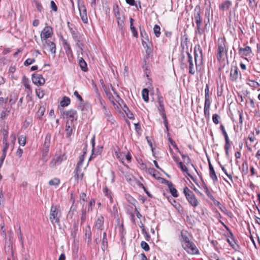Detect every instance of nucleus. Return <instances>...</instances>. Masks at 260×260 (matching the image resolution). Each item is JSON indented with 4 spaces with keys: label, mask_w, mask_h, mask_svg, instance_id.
I'll return each mask as SVG.
<instances>
[{
    "label": "nucleus",
    "mask_w": 260,
    "mask_h": 260,
    "mask_svg": "<svg viewBox=\"0 0 260 260\" xmlns=\"http://www.w3.org/2000/svg\"><path fill=\"white\" fill-rule=\"evenodd\" d=\"M181 237L182 239L181 241L182 246L188 253L190 254H199V250L194 243L190 241L186 236L182 234Z\"/></svg>",
    "instance_id": "1"
},
{
    "label": "nucleus",
    "mask_w": 260,
    "mask_h": 260,
    "mask_svg": "<svg viewBox=\"0 0 260 260\" xmlns=\"http://www.w3.org/2000/svg\"><path fill=\"white\" fill-rule=\"evenodd\" d=\"M61 216V212L59 206L52 205L50 209L49 219L52 224H58Z\"/></svg>",
    "instance_id": "2"
},
{
    "label": "nucleus",
    "mask_w": 260,
    "mask_h": 260,
    "mask_svg": "<svg viewBox=\"0 0 260 260\" xmlns=\"http://www.w3.org/2000/svg\"><path fill=\"white\" fill-rule=\"evenodd\" d=\"M43 44V48L44 50H47L51 52L52 54H55L56 53L55 44L49 40L42 42Z\"/></svg>",
    "instance_id": "3"
},
{
    "label": "nucleus",
    "mask_w": 260,
    "mask_h": 260,
    "mask_svg": "<svg viewBox=\"0 0 260 260\" xmlns=\"http://www.w3.org/2000/svg\"><path fill=\"white\" fill-rule=\"evenodd\" d=\"M102 87L108 99L112 102H113V93L115 94H116V92L115 91L114 88L112 87V86L111 84L106 85L103 84Z\"/></svg>",
    "instance_id": "4"
},
{
    "label": "nucleus",
    "mask_w": 260,
    "mask_h": 260,
    "mask_svg": "<svg viewBox=\"0 0 260 260\" xmlns=\"http://www.w3.org/2000/svg\"><path fill=\"white\" fill-rule=\"evenodd\" d=\"M82 162L83 159H80V160L78 162L77 166L74 171V177L77 181L81 180L83 178L84 173L81 170Z\"/></svg>",
    "instance_id": "5"
},
{
    "label": "nucleus",
    "mask_w": 260,
    "mask_h": 260,
    "mask_svg": "<svg viewBox=\"0 0 260 260\" xmlns=\"http://www.w3.org/2000/svg\"><path fill=\"white\" fill-rule=\"evenodd\" d=\"M78 9L82 22L84 23H87L88 22V18L87 16L86 9L83 3H78Z\"/></svg>",
    "instance_id": "6"
},
{
    "label": "nucleus",
    "mask_w": 260,
    "mask_h": 260,
    "mask_svg": "<svg viewBox=\"0 0 260 260\" xmlns=\"http://www.w3.org/2000/svg\"><path fill=\"white\" fill-rule=\"evenodd\" d=\"M52 33V29L51 27H45L41 33V39L42 42L48 40L47 39L51 37Z\"/></svg>",
    "instance_id": "7"
},
{
    "label": "nucleus",
    "mask_w": 260,
    "mask_h": 260,
    "mask_svg": "<svg viewBox=\"0 0 260 260\" xmlns=\"http://www.w3.org/2000/svg\"><path fill=\"white\" fill-rule=\"evenodd\" d=\"M194 19L197 24V30H196V32H200L201 25V19L200 17V8L199 7H197L195 8L194 13Z\"/></svg>",
    "instance_id": "8"
},
{
    "label": "nucleus",
    "mask_w": 260,
    "mask_h": 260,
    "mask_svg": "<svg viewBox=\"0 0 260 260\" xmlns=\"http://www.w3.org/2000/svg\"><path fill=\"white\" fill-rule=\"evenodd\" d=\"M157 102L158 103L157 108L159 114L161 116L165 115L166 113L164 104V99L163 97L160 94L158 95Z\"/></svg>",
    "instance_id": "9"
},
{
    "label": "nucleus",
    "mask_w": 260,
    "mask_h": 260,
    "mask_svg": "<svg viewBox=\"0 0 260 260\" xmlns=\"http://www.w3.org/2000/svg\"><path fill=\"white\" fill-rule=\"evenodd\" d=\"M226 49L224 43H219L218 46V51L217 58L218 60H220L226 54Z\"/></svg>",
    "instance_id": "10"
},
{
    "label": "nucleus",
    "mask_w": 260,
    "mask_h": 260,
    "mask_svg": "<svg viewBox=\"0 0 260 260\" xmlns=\"http://www.w3.org/2000/svg\"><path fill=\"white\" fill-rule=\"evenodd\" d=\"M32 81L37 85L41 86L44 84L45 80L41 75L33 74L32 76Z\"/></svg>",
    "instance_id": "11"
},
{
    "label": "nucleus",
    "mask_w": 260,
    "mask_h": 260,
    "mask_svg": "<svg viewBox=\"0 0 260 260\" xmlns=\"http://www.w3.org/2000/svg\"><path fill=\"white\" fill-rule=\"evenodd\" d=\"M194 60L196 66L198 60L201 61L202 59V49L199 45H196L194 49Z\"/></svg>",
    "instance_id": "12"
},
{
    "label": "nucleus",
    "mask_w": 260,
    "mask_h": 260,
    "mask_svg": "<svg viewBox=\"0 0 260 260\" xmlns=\"http://www.w3.org/2000/svg\"><path fill=\"white\" fill-rule=\"evenodd\" d=\"M63 114L66 116L67 118L69 120H71L72 121L77 119V113L76 111L75 110L71 109L70 110L64 111Z\"/></svg>",
    "instance_id": "13"
},
{
    "label": "nucleus",
    "mask_w": 260,
    "mask_h": 260,
    "mask_svg": "<svg viewBox=\"0 0 260 260\" xmlns=\"http://www.w3.org/2000/svg\"><path fill=\"white\" fill-rule=\"evenodd\" d=\"M3 144L4 145V148L3 149V155L2 156L5 157L6 155L7 151L9 147V143H8L7 138H8V132L5 131V133H3Z\"/></svg>",
    "instance_id": "14"
},
{
    "label": "nucleus",
    "mask_w": 260,
    "mask_h": 260,
    "mask_svg": "<svg viewBox=\"0 0 260 260\" xmlns=\"http://www.w3.org/2000/svg\"><path fill=\"white\" fill-rule=\"evenodd\" d=\"M62 161V158L58 155H55L50 163V166L51 168H54L58 165H59Z\"/></svg>",
    "instance_id": "15"
},
{
    "label": "nucleus",
    "mask_w": 260,
    "mask_h": 260,
    "mask_svg": "<svg viewBox=\"0 0 260 260\" xmlns=\"http://www.w3.org/2000/svg\"><path fill=\"white\" fill-rule=\"evenodd\" d=\"M187 60L189 63V73L192 75L195 73V68L194 67L193 61L191 54L189 52H187Z\"/></svg>",
    "instance_id": "16"
},
{
    "label": "nucleus",
    "mask_w": 260,
    "mask_h": 260,
    "mask_svg": "<svg viewBox=\"0 0 260 260\" xmlns=\"http://www.w3.org/2000/svg\"><path fill=\"white\" fill-rule=\"evenodd\" d=\"M186 199L189 204L193 207L198 206L199 204V202L194 194H191V196L187 197Z\"/></svg>",
    "instance_id": "17"
},
{
    "label": "nucleus",
    "mask_w": 260,
    "mask_h": 260,
    "mask_svg": "<svg viewBox=\"0 0 260 260\" xmlns=\"http://www.w3.org/2000/svg\"><path fill=\"white\" fill-rule=\"evenodd\" d=\"M209 168L210 178L213 180L214 182H216L218 180L217 177L214 170L213 167L210 161H209Z\"/></svg>",
    "instance_id": "18"
},
{
    "label": "nucleus",
    "mask_w": 260,
    "mask_h": 260,
    "mask_svg": "<svg viewBox=\"0 0 260 260\" xmlns=\"http://www.w3.org/2000/svg\"><path fill=\"white\" fill-rule=\"evenodd\" d=\"M230 76L231 80L236 81L238 77V69L237 67H233L231 70Z\"/></svg>",
    "instance_id": "19"
},
{
    "label": "nucleus",
    "mask_w": 260,
    "mask_h": 260,
    "mask_svg": "<svg viewBox=\"0 0 260 260\" xmlns=\"http://www.w3.org/2000/svg\"><path fill=\"white\" fill-rule=\"evenodd\" d=\"M239 53L242 55L248 56L252 53V50L249 46H246L245 48H240Z\"/></svg>",
    "instance_id": "20"
},
{
    "label": "nucleus",
    "mask_w": 260,
    "mask_h": 260,
    "mask_svg": "<svg viewBox=\"0 0 260 260\" xmlns=\"http://www.w3.org/2000/svg\"><path fill=\"white\" fill-rule=\"evenodd\" d=\"M143 31H144V33L142 32L141 29L140 28L141 36L142 38V41L143 46L144 47V48H146L147 47V46H146L147 45H148V46H149V44L148 43V39L147 38V34L145 32L144 30H143Z\"/></svg>",
    "instance_id": "21"
},
{
    "label": "nucleus",
    "mask_w": 260,
    "mask_h": 260,
    "mask_svg": "<svg viewBox=\"0 0 260 260\" xmlns=\"http://www.w3.org/2000/svg\"><path fill=\"white\" fill-rule=\"evenodd\" d=\"M104 224V217L102 216L99 217L95 222V227L100 230H103Z\"/></svg>",
    "instance_id": "22"
},
{
    "label": "nucleus",
    "mask_w": 260,
    "mask_h": 260,
    "mask_svg": "<svg viewBox=\"0 0 260 260\" xmlns=\"http://www.w3.org/2000/svg\"><path fill=\"white\" fill-rule=\"evenodd\" d=\"M178 165L179 168L183 172L186 173L189 177H190L191 179H193L192 176L190 173H189L188 169L185 165H184L182 162H179Z\"/></svg>",
    "instance_id": "23"
},
{
    "label": "nucleus",
    "mask_w": 260,
    "mask_h": 260,
    "mask_svg": "<svg viewBox=\"0 0 260 260\" xmlns=\"http://www.w3.org/2000/svg\"><path fill=\"white\" fill-rule=\"evenodd\" d=\"M64 49L66 51V54L69 56H72L73 55V53L72 49L70 46V45L69 43H68L67 42H65L63 44Z\"/></svg>",
    "instance_id": "24"
},
{
    "label": "nucleus",
    "mask_w": 260,
    "mask_h": 260,
    "mask_svg": "<svg viewBox=\"0 0 260 260\" xmlns=\"http://www.w3.org/2000/svg\"><path fill=\"white\" fill-rule=\"evenodd\" d=\"M134 19L133 18L130 19V29L133 34V35L135 37H137L138 36L136 29L133 25Z\"/></svg>",
    "instance_id": "25"
},
{
    "label": "nucleus",
    "mask_w": 260,
    "mask_h": 260,
    "mask_svg": "<svg viewBox=\"0 0 260 260\" xmlns=\"http://www.w3.org/2000/svg\"><path fill=\"white\" fill-rule=\"evenodd\" d=\"M79 64L82 71L85 72L87 70L86 62L82 57L79 59Z\"/></svg>",
    "instance_id": "26"
},
{
    "label": "nucleus",
    "mask_w": 260,
    "mask_h": 260,
    "mask_svg": "<svg viewBox=\"0 0 260 260\" xmlns=\"http://www.w3.org/2000/svg\"><path fill=\"white\" fill-rule=\"evenodd\" d=\"M103 192H104V195L109 199L110 203H113V199L111 195V191H110V190H109L108 189L107 187L106 186L104 188Z\"/></svg>",
    "instance_id": "27"
},
{
    "label": "nucleus",
    "mask_w": 260,
    "mask_h": 260,
    "mask_svg": "<svg viewBox=\"0 0 260 260\" xmlns=\"http://www.w3.org/2000/svg\"><path fill=\"white\" fill-rule=\"evenodd\" d=\"M168 186H169V189H170V192L171 193L172 196L174 197H178L177 191L173 187V184L171 182H169V183L168 184Z\"/></svg>",
    "instance_id": "28"
},
{
    "label": "nucleus",
    "mask_w": 260,
    "mask_h": 260,
    "mask_svg": "<svg viewBox=\"0 0 260 260\" xmlns=\"http://www.w3.org/2000/svg\"><path fill=\"white\" fill-rule=\"evenodd\" d=\"M113 11H114V15L116 17L117 20L123 18L122 16L120 14V13L119 12V8L117 6L114 7Z\"/></svg>",
    "instance_id": "29"
},
{
    "label": "nucleus",
    "mask_w": 260,
    "mask_h": 260,
    "mask_svg": "<svg viewBox=\"0 0 260 260\" xmlns=\"http://www.w3.org/2000/svg\"><path fill=\"white\" fill-rule=\"evenodd\" d=\"M70 103V99L69 98L64 96L62 100L60 101V105L62 107H66L68 106Z\"/></svg>",
    "instance_id": "30"
},
{
    "label": "nucleus",
    "mask_w": 260,
    "mask_h": 260,
    "mask_svg": "<svg viewBox=\"0 0 260 260\" xmlns=\"http://www.w3.org/2000/svg\"><path fill=\"white\" fill-rule=\"evenodd\" d=\"M45 111V108L43 106H41L37 113V116L38 118L41 119L44 115Z\"/></svg>",
    "instance_id": "31"
},
{
    "label": "nucleus",
    "mask_w": 260,
    "mask_h": 260,
    "mask_svg": "<svg viewBox=\"0 0 260 260\" xmlns=\"http://www.w3.org/2000/svg\"><path fill=\"white\" fill-rule=\"evenodd\" d=\"M148 92L149 91L147 88L143 89L142 91L143 99L146 102L149 101Z\"/></svg>",
    "instance_id": "32"
},
{
    "label": "nucleus",
    "mask_w": 260,
    "mask_h": 260,
    "mask_svg": "<svg viewBox=\"0 0 260 260\" xmlns=\"http://www.w3.org/2000/svg\"><path fill=\"white\" fill-rule=\"evenodd\" d=\"M232 5V3L229 1L224 2L220 6L223 10H228Z\"/></svg>",
    "instance_id": "33"
},
{
    "label": "nucleus",
    "mask_w": 260,
    "mask_h": 260,
    "mask_svg": "<svg viewBox=\"0 0 260 260\" xmlns=\"http://www.w3.org/2000/svg\"><path fill=\"white\" fill-rule=\"evenodd\" d=\"M242 173L244 174H247L248 173V165L246 161L243 162L242 165Z\"/></svg>",
    "instance_id": "34"
},
{
    "label": "nucleus",
    "mask_w": 260,
    "mask_h": 260,
    "mask_svg": "<svg viewBox=\"0 0 260 260\" xmlns=\"http://www.w3.org/2000/svg\"><path fill=\"white\" fill-rule=\"evenodd\" d=\"M50 140H51V135L49 134H47L46 135L45 141H44V146L46 148L49 147V146L50 145Z\"/></svg>",
    "instance_id": "35"
},
{
    "label": "nucleus",
    "mask_w": 260,
    "mask_h": 260,
    "mask_svg": "<svg viewBox=\"0 0 260 260\" xmlns=\"http://www.w3.org/2000/svg\"><path fill=\"white\" fill-rule=\"evenodd\" d=\"M153 32L156 37H159L160 35V28L158 25H155L153 27Z\"/></svg>",
    "instance_id": "36"
},
{
    "label": "nucleus",
    "mask_w": 260,
    "mask_h": 260,
    "mask_svg": "<svg viewBox=\"0 0 260 260\" xmlns=\"http://www.w3.org/2000/svg\"><path fill=\"white\" fill-rule=\"evenodd\" d=\"M18 143L20 145L24 146L26 144V137L23 135L20 136L18 138Z\"/></svg>",
    "instance_id": "37"
},
{
    "label": "nucleus",
    "mask_w": 260,
    "mask_h": 260,
    "mask_svg": "<svg viewBox=\"0 0 260 260\" xmlns=\"http://www.w3.org/2000/svg\"><path fill=\"white\" fill-rule=\"evenodd\" d=\"M60 182L58 178H55L49 181V184L52 186H56L59 184Z\"/></svg>",
    "instance_id": "38"
},
{
    "label": "nucleus",
    "mask_w": 260,
    "mask_h": 260,
    "mask_svg": "<svg viewBox=\"0 0 260 260\" xmlns=\"http://www.w3.org/2000/svg\"><path fill=\"white\" fill-rule=\"evenodd\" d=\"M36 93L37 96L39 99L43 98L44 95V91L42 89H41V88L37 89L36 90Z\"/></svg>",
    "instance_id": "39"
},
{
    "label": "nucleus",
    "mask_w": 260,
    "mask_h": 260,
    "mask_svg": "<svg viewBox=\"0 0 260 260\" xmlns=\"http://www.w3.org/2000/svg\"><path fill=\"white\" fill-rule=\"evenodd\" d=\"M169 202L176 209H178L180 207V205L176 203V201L172 197L168 198Z\"/></svg>",
    "instance_id": "40"
},
{
    "label": "nucleus",
    "mask_w": 260,
    "mask_h": 260,
    "mask_svg": "<svg viewBox=\"0 0 260 260\" xmlns=\"http://www.w3.org/2000/svg\"><path fill=\"white\" fill-rule=\"evenodd\" d=\"M183 193L185 194L186 198L193 194V192L187 187H185L183 189Z\"/></svg>",
    "instance_id": "41"
},
{
    "label": "nucleus",
    "mask_w": 260,
    "mask_h": 260,
    "mask_svg": "<svg viewBox=\"0 0 260 260\" xmlns=\"http://www.w3.org/2000/svg\"><path fill=\"white\" fill-rule=\"evenodd\" d=\"M73 37L75 39V40L76 41V45H77V46L80 48L81 49V50H82V47H83V44L82 43H81L79 41V40L78 39L77 36L75 34H73Z\"/></svg>",
    "instance_id": "42"
},
{
    "label": "nucleus",
    "mask_w": 260,
    "mask_h": 260,
    "mask_svg": "<svg viewBox=\"0 0 260 260\" xmlns=\"http://www.w3.org/2000/svg\"><path fill=\"white\" fill-rule=\"evenodd\" d=\"M116 156L119 160H120L122 163L123 162L124 158L125 157L124 153L116 152Z\"/></svg>",
    "instance_id": "43"
},
{
    "label": "nucleus",
    "mask_w": 260,
    "mask_h": 260,
    "mask_svg": "<svg viewBox=\"0 0 260 260\" xmlns=\"http://www.w3.org/2000/svg\"><path fill=\"white\" fill-rule=\"evenodd\" d=\"M141 246L146 251H148L149 250V246L148 244L145 241L141 242Z\"/></svg>",
    "instance_id": "44"
},
{
    "label": "nucleus",
    "mask_w": 260,
    "mask_h": 260,
    "mask_svg": "<svg viewBox=\"0 0 260 260\" xmlns=\"http://www.w3.org/2000/svg\"><path fill=\"white\" fill-rule=\"evenodd\" d=\"M66 131L67 132V135L68 136H70L71 135V134H72V129L70 125H69L68 121H67V123H66Z\"/></svg>",
    "instance_id": "45"
},
{
    "label": "nucleus",
    "mask_w": 260,
    "mask_h": 260,
    "mask_svg": "<svg viewBox=\"0 0 260 260\" xmlns=\"http://www.w3.org/2000/svg\"><path fill=\"white\" fill-rule=\"evenodd\" d=\"M86 220V210L83 209L82 211V215L81 217V224H82Z\"/></svg>",
    "instance_id": "46"
},
{
    "label": "nucleus",
    "mask_w": 260,
    "mask_h": 260,
    "mask_svg": "<svg viewBox=\"0 0 260 260\" xmlns=\"http://www.w3.org/2000/svg\"><path fill=\"white\" fill-rule=\"evenodd\" d=\"M117 24L118 27L120 29H122L124 26V20L123 18L119 19H117Z\"/></svg>",
    "instance_id": "47"
},
{
    "label": "nucleus",
    "mask_w": 260,
    "mask_h": 260,
    "mask_svg": "<svg viewBox=\"0 0 260 260\" xmlns=\"http://www.w3.org/2000/svg\"><path fill=\"white\" fill-rule=\"evenodd\" d=\"M211 102L209 98H205L204 108L210 109Z\"/></svg>",
    "instance_id": "48"
},
{
    "label": "nucleus",
    "mask_w": 260,
    "mask_h": 260,
    "mask_svg": "<svg viewBox=\"0 0 260 260\" xmlns=\"http://www.w3.org/2000/svg\"><path fill=\"white\" fill-rule=\"evenodd\" d=\"M35 61V59L34 58H27L24 62V64L25 66H28L30 65L32 63Z\"/></svg>",
    "instance_id": "49"
},
{
    "label": "nucleus",
    "mask_w": 260,
    "mask_h": 260,
    "mask_svg": "<svg viewBox=\"0 0 260 260\" xmlns=\"http://www.w3.org/2000/svg\"><path fill=\"white\" fill-rule=\"evenodd\" d=\"M125 108L126 109V111L125 110H124V111L125 112L127 116L129 119H134V117L133 113L130 112V111L128 110V109L127 107H125Z\"/></svg>",
    "instance_id": "50"
},
{
    "label": "nucleus",
    "mask_w": 260,
    "mask_h": 260,
    "mask_svg": "<svg viewBox=\"0 0 260 260\" xmlns=\"http://www.w3.org/2000/svg\"><path fill=\"white\" fill-rule=\"evenodd\" d=\"M219 116L217 114H213L212 116V120L213 122L217 124L219 123Z\"/></svg>",
    "instance_id": "51"
},
{
    "label": "nucleus",
    "mask_w": 260,
    "mask_h": 260,
    "mask_svg": "<svg viewBox=\"0 0 260 260\" xmlns=\"http://www.w3.org/2000/svg\"><path fill=\"white\" fill-rule=\"evenodd\" d=\"M220 128L221 129V131H222V134L224 137L225 139H228L229 138V137H228V134L225 130L224 127L222 124L220 125Z\"/></svg>",
    "instance_id": "52"
},
{
    "label": "nucleus",
    "mask_w": 260,
    "mask_h": 260,
    "mask_svg": "<svg viewBox=\"0 0 260 260\" xmlns=\"http://www.w3.org/2000/svg\"><path fill=\"white\" fill-rule=\"evenodd\" d=\"M50 7L53 11L56 12L57 11V7L54 1H51L50 2Z\"/></svg>",
    "instance_id": "53"
},
{
    "label": "nucleus",
    "mask_w": 260,
    "mask_h": 260,
    "mask_svg": "<svg viewBox=\"0 0 260 260\" xmlns=\"http://www.w3.org/2000/svg\"><path fill=\"white\" fill-rule=\"evenodd\" d=\"M88 230L86 229L85 232V236L86 237H87L89 239H90L91 238V233L90 232V228L89 226H88Z\"/></svg>",
    "instance_id": "54"
},
{
    "label": "nucleus",
    "mask_w": 260,
    "mask_h": 260,
    "mask_svg": "<svg viewBox=\"0 0 260 260\" xmlns=\"http://www.w3.org/2000/svg\"><path fill=\"white\" fill-rule=\"evenodd\" d=\"M249 5L251 8H254L256 6V3L255 0H248Z\"/></svg>",
    "instance_id": "55"
},
{
    "label": "nucleus",
    "mask_w": 260,
    "mask_h": 260,
    "mask_svg": "<svg viewBox=\"0 0 260 260\" xmlns=\"http://www.w3.org/2000/svg\"><path fill=\"white\" fill-rule=\"evenodd\" d=\"M225 146H224V149H229V148L231 147V144H230L229 138H228V139H225Z\"/></svg>",
    "instance_id": "56"
},
{
    "label": "nucleus",
    "mask_w": 260,
    "mask_h": 260,
    "mask_svg": "<svg viewBox=\"0 0 260 260\" xmlns=\"http://www.w3.org/2000/svg\"><path fill=\"white\" fill-rule=\"evenodd\" d=\"M205 92V98H209V87L208 84H206Z\"/></svg>",
    "instance_id": "57"
},
{
    "label": "nucleus",
    "mask_w": 260,
    "mask_h": 260,
    "mask_svg": "<svg viewBox=\"0 0 260 260\" xmlns=\"http://www.w3.org/2000/svg\"><path fill=\"white\" fill-rule=\"evenodd\" d=\"M221 169L223 171V172L226 174V175L229 177V178L232 181H233V179H232V176L230 174H229L227 172H226V170H225V169L224 168V167L223 166H221Z\"/></svg>",
    "instance_id": "58"
},
{
    "label": "nucleus",
    "mask_w": 260,
    "mask_h": 260,
    "mask_svg": "<svg viewBox=\"0 0 260 260\" xmlns=\"http://www.w3.org/2000/svg\"><path fill=\"white\" fill-rule=\"evenodd\" d=\"M146 46H147V47L145 48L146 53L148 55H149L152 53V49L148 45H147Z\"/></svg>",
    "instance_id": "59"
},
{
    "label": "nucleus",
    "mask_w": 260,
    "mask_h": 260,
    "mask_svg": "<svg viewBox=\"0 0 260 260\" xmlns=\"http://www.w3.org/2000/svg\"><path fill=\"white\" fill-rule=\"evenodd\" d=\"M85 198H86V194L84 192H82L80 195V201H83L84 202L85 201Z\"/></svg>",
    "instance_id": "60"
},
{
    "label": "nucleus",
    "mask_w": 260,
    "mask_h": 260,
    "mask_svg": "<svg viewBox=\"0 0 260 260\" xmlns=\"http://www.w3.org/2000/svg\"><path fill=\"white\" fill-rule=\"evenodd\" d=\"M22 153H23V150L21 148H19L17 149V152H16L17 155H18L19 157H21L22 156Z\"/></svg>",
    "instance_id": "61"
},
{
    "label": "nucleus",
    "mask_w": 260,
    "mask_h": 260,
    "mask_svg": "<svg viewBox=\"0 0 260 260\" xmlns=\"http://www.w3.org/2000/svg\"><path fill=\"white\" fill-rule=\"evenodd\" d=\"M162 118H163V119L164 120V124H165V127H166L167 129L168 130V123L166 115H165L164 116H162Z\"/></svg>",
    "instance_id": "62"
},
{
    "label": "nucleus",
    "mask_w": 260,
    "mask_h": 260,
    "mask_svg": "<svg viewBox=\"0 0 260 260\" xmlns=\"http://www.w3.org/2000/svg\"><path fill=\"white\" fill-rule=\"evenodd\" d=\"M210 109L204 108V112L206 117H209L210 115L209 112Z\"/></svg>",
    "instance_id": "63"
},
{
    "label": "nucleus",
    "mask_w": 260,
    "mask_h": 260,
    "mask_svg": "<svg viewBox=\"0 0 260 260\" xmlns=\"http://www.w3.org/2000/svg\"><path fill=\"white\" fill-rule=\"evenodd\" d=\"M36 4L37 8L39 12H41L42 9V6L41 4L37 2H36Z\"/></svg>",
    "instance_id": "64"
}]
</instances>
